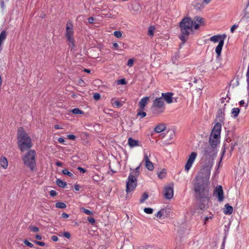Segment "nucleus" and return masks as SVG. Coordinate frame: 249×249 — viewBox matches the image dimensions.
<instances>
[{"label":"nucleus","instance_id":"1","mask_svg":"<svg viewBox=\"0 0 249 249\" xmlns=\"http://www.w3.org/2000/svg\"><path fill=\"white\" fill-rule=\"evenodd\" d=\"M212 152H213V150L210 147L205 151L204 158L206 161L198 173L194 183L195 191L200 197L206 196L208 194L211 170L213 165V159L211 157Z\"/></svg>","mask_w":249,"mask_h":249},{"label":"nucleus","instance_id":"2","mask_svg":"<svg viewBox=\"0 0 249 249\" xmlns=\"http://www.w3.org/2000/svg\"><path fill=\"white\" fill-rule=\"evenodd\" d=\"M204 24V21L202 17H185L179 23L181 32L179 39L183 43H185L190 34L197 30L199 26Z\"/></svg>","mask_w":249,"mask_h":249},{"label":"nucleus","instance_id":"3","mask_svg":"<svg viewBox=\"0 0 249 249\" xmlns=\"http://www.w3.org/2000/svg\"><path fill=\"white\" fill-rule=\"evenodd\" d=\"M18 145L20 150L23 152L33 146L32 140L24 129L20 127L18 131Z\"/></svg>","mask_w":249,"mask_h":249},{"label":"nucleus","instance_id":"4","mask_svg":"<svg viewBox=\"0 0 249 249\" xmlns=\"http://www.w3.org/2000/svg\"><path fill=\"white\" fill-rule=\"evenodd\" d=\"M221 130V125L220 123H216L211 132L210 139L209 142L212 147L213 149V147L218 145L220 142V137Z\"/></svg>","mask_w":249,"mask_h":249},{"label":"nucleus","instance_id":"5","mask_svg":"<svg viewBox=\"0 0 249 249\" xmlns=\"http://www.w3.org/2000/svg\"><path fill=\"white\" fill-rule=\"evenodd\" d=\"M65 36L68 46L71 49L74 48L75 46V40L74 37L73 25L70 21L67 23Z\"/></svg>","mask_w":249,"mask_h":249},{"label":"nucleus","instance_id":"6","mask_svg":"<svg viewBox=\"0 0 249 249\" xmlns=\"http://www.w3.org/2000/svg\"><path fill=\"white\" fill-rule=\"evenodd\" d=\"M36 155V151L34 150H30L22 157L24 164L29 167L32 171L35 169Z\"/></svg>","mask_w":249,"mask_h":249},{"label":"nucleus","instance_id":"7","mask_svg":"<svg viewBox=\"0 0 249 249\" xmlns=\"http://www.w3.org/2000/svg\"><path fill=\"white\" fill-rule=\"evenodd\" d=\"M153 108L155 114H159L163 112L165 110L163 99L161 97L155 99L153 102Z\"/></svg>","mask_w":249,"mask_h":249},{"label":"nucleus","instance_id":"8","mask_svg":"<svg viewBox=\"0 0 249 249\" xmlns=\"http://www.w3.org/2000/svg\"><path fill=\"white\" fill-rule=\"evenodd\" d=\"M137 178L129 175L126 181V192L127 194L132 192L137 186Z\"/></svg>","mask_w":249,"mask_h":249},{"label":"nucleus","instance_id":"9","mask_svg":"<svg viewBox=\"0 0 249 249\" xmlns=\"http://www.w3.org/2000/svg\"><path fill=\"white\" fill-rule=\"evenodd\" d=\"M197 153L195 152H192L188 156L187 162L185 165V170L188 172L191 168L194 161L197 157Z\"/></svg>","mask_w":249,"mask_h":249},{"label":"nucleus","instance_id":"10","mask_svg":"<svg viewBox=\"0 0 249 249\" xmlns=\"http://www.w3.org/2000/svg\"><path fill=\"white\" fill-rule=\"evenodd\" d=\"M164 196L165 198L170 199L174 196V189L173 184H169L164 187Z\"/></svg>","mask_w":249,"mask_h":249},{"label":"nucleus","instance_id":"11","mask_svg":"<svg viewBox=\"0 0 249 249\" xmlns=\"http://www.w3.org/2000/svg\"><path fill=\"white\" fill-rule=\"evenodd\" d=\"M213 195L218 199V200L221 202L224 199V193L222 187L221 185L217 186L213 192Z\"/></svg>","mask_w":249,"mask_h":249},{"label":"nucleus","instance_id":"12","mask_svg":"<svg viewBox=\"0 0 249 249\" xmlns=\"http://www.w3.org/2000/svg\"><path fill=\"white\" fill-rule=\"evenodd\" d=\"M143 161L145 162V166L146 168L149 171H152L154 168V165L153 163L150 160L149 157L147 153H144Z\"/></svg>","mask_w":249,"mask_h":249},{"label":"nucleus","instance_id":"13","mask_svg":"<svg viewBox=\"0 0 249 249\" xmlns=\"http://www.w3.org/2000/svg\"><path fill=\"white\" fill-rule=\"evenodd\" d=\"M226 37V36L225 34L223 35H218L216 36H212L210 38V40L212 42L216 43V42H220L221 40L224 41Z\"/></svg>","mask_w":249,"mask_h":249},{"label":"nucleus","instance_id":"14","mask_svg":"<svg viewBox=\"0 0 249 249\" xmlns=\"http://www.w3.org/2000/svg\"><path fill=\"white\" fill-rule=\"evenodd\" d=\"M162 97L168 104L173 103V93L171 92L162 93Z\"/></svg>","mask_w":249,"mask_h":249},{"label":"nucleus","instance_id":"15","mask_svg":"<svg viewBox=\"0 0 249 249\" xmlns=\"http://www.w3.org/2000/svg\"><path fill=\"white\" fill-rule=\"evenodd\" d=\"M149 100V97H144L142 98L139 103V106L140 108H145L146 105L148 104Z\"/></svg>","mask_w":249,"mask_h":249},{"label":"nucleus","instance_id":"16","mask_svg":"<svg viewBox=\"0 0 249 249\" xmlns=\"http://www.w3.org/2000/svg\"><path fill=\"white\" fill-rule=\"evenodd\" d=\"M127 142L129 146L131 148L139 146L140 145L139 141L132 138H128Z\"/></svg>","mask_w":249,"mask_h":249},{"label":"nucleus","instance_id":"17","mask_svg":"<svg viewBox=\"0 0 249 249\" xmlns=\"http://www.w3.org/2000/svg\"><path fill=\"white\" fill-rule=\"evenodd\" d=\"M223 212L225 214L230 215L232 213L233 208L229 204H226L223 209Z\"/></svg>","mask_w":249,"mask_h":249},{"label":"nucleus","instance_id":"18","mask_svg":"<svg viewBox=\"0 0 249 249\" xmlns=\"http://www.w3.org/2000/svg\"><path fill=\"white\" fill-rule=\"evenodd\" d=\"M0 165L4 169H6L8 165V162L7 159L3 156L0 157Z\"/></svg>","mask_w":249,"mask_h":249},{"label":"nucleus","instance_id":"19","mask_svg":"<svg viewBox=\"0 0 249 249\" xmlns=\"http://www.w3.org/2000/svg\"><path fill=\"white\" fill-rule=\"evenodd\" d=\"M224 41L221 40L220 42H219L218 45L215 48V51L217 55V57H219L221 55V51L224 45Z\"/></svg>","mask_w":249,"mask_h":249},{"label":"nucleus","instance_id":"20","mask_svg":"<svg viewBox=\"0 0 249 249\" xmlns=\"http://www.w3.org/2000/svg\"><path fill=\"white\" fill-rule=\"evenodd\" d=\"M6 36V32L5 31H2L0 34V52L2 50V44L5 40Z\"/></svg>","mask_w":249,"mask_h":249},{"label":"nucleus","instance_id":"21","mask_svg":"<svg viewBox=\"0 0 249 249\" xmlns=\"http://www.w3.org/2000/svg\"><path fill=\"white\" fill-rule=\"evenodd\" d=\"M166 129L165 125L163 124H160L156 126L154 129L156 133H160Z\"/></svg>","mask_w":249,"mask_h":249},{"label":"nucleus","instance_id":"22","mask_svg":"<svg viewBox=\"0 0 249 249\" xmlns=\"http://www.w3.org/2000/svg\"><path fill=\"white\" fill-rule=\"evenodd\" d=\"M140 166L141 164L135 169L132 170L131 169V172L130 173L129 175H132V176H134L135 178H137L139 175Z\"/></svg>","mask_w":249,"mask_h":249},{"label":"nucleus","instance_id":"23","mask_svg":"<svg viewBox=\"0 0 249 249\" xmlns=\"http://www.w3.org/2000/svg\"><path fill=\"white\" fill-rule=\"evenodd\" d=\"M111 103L112 106L116 107H120L122 106V104L118 100H116L115 98L111 99Z\"/></svg>","mask_w":249,"mask_h":249},{"label":"nucleus","instance_id":"24","mask_svg":"<svg viewBox=\"0 0 249 249\" xmlns=\"http://www.w3.org/2000/svg\"><path fill=\"white\" fill-rule=\"evenodd\" d=\"M145 108H139L138 110L137 116L140 117L141 118H143L146 115V112L144 111Z\"/></svg>","mask_w":249,"mask_h":249},{"label":"nucleus","instance_id":"25","mask_svg":"<svg viewBox=\"0 0 249 249\" xmlns=\"http://www.w3.org/2000/svg\"><path fill=\"white\" fill-rule=\"evenodd\" d=\"M56 184L57 185L62 188H65L67 186V183L65 181H63L59 179H57L56 180Z\"/></svg>","mask_w":249,"mask_h":249},{"label":"nucleus","instance_id":"26","mask_svg":"<svg viewBox=\"0 0 249 249\" xmlns=\"http://www.w3.org/2000/svg\"><path fill=\"white\" fill-rule=\"evenodd\" d=\"M156 28L154 26H150L148 30V35L150 36H153Z\"/></svg>","mask_w":249,"mask_h":249},{"label":"nucleus","instance_id":"27","mask_svg":"<svg viewBox=\"0 0 249 249\" xmlns=\"http://www.w3.org/2000/svg\"><path fill=\"white\" fill-rule=\"evenodd\" d=\"M239 112H240L239 108L236 107V108H233L232 109L231 113L234 117H236L238 116V115L239 114Z\"/></svg>","mask_w":249,"mask_h":249},{"label":"nucleus","instance_id":"28","mask_svg":"<svg viewBox=\"0 0 249 249\" xmlns=\"http://www.w3.org/2000/svg\"><path fill=\"white\" fill-rule=\"evenodd\" d=\"M204 204H200L199 205V208L200 209H203L205 208V206L207 205L208 202V199L207 197H204L202 200Z\"/></svg>","mask_w":249,"mask_h":249},{"label":"nucleus","instance_id":"29","mask_svg":"<svg viewBox=\"0 0 249 249\" xmlns=\"http://www.w3.org/2000/svg\"><path fill=\"white\" fill-rule=\"evenodd\" d=\"M55 207L58 208L64 209L66 208V205L63 202H57Z\"/></svg>","mask_w":249,"mask_h":249},{"label":"nucleus","instance_id":"30","mask_svg":"<svg viewBox=\"0 0 249 249\" xmlns=\"http://www.w3.org/2000/svg\"><path fill=\"white\" fill-rule=\"evenodd\" d=\"M166 175V170H162L158 174V177L160 179H162L165 177Z\"/></svg>","mask_w":249,"mask_h":249},{"label":"nucleus","instance_id":"31","mask_svg":"<svg viewBox=\"0 0 249 249\" xmlns=\"http://www.w3.org/2000/svg\"><path fill=\"white\" fill-rule=\"evenodd\" d=\"M148 197V194L146 193H143L140 200V203H143L144 202V201L147 199Z\"/></svg>","mask_w":249,"mask_h":249},{"label":"nucleus","instance_id":"32","mask_svg":"<svg viewBox=\"0 0 249 249\" xmlns=\"http://www.w3.org/2000/svg\"><path fill=\"white\" fill-rule=\"evenodd\" d=\"M72 112L75 114H82L83 112L82 110H80L78 108H75L72 110Z\"/></svg>","mask_w":249,"mask_h":249},{"label":"nucleus","instance_id":"33","mask_svg":"<svg viewBox=\"0 0 249 249\" xmlns=\"http://www.w3.org/2000/svg\"><path fill=\"white\" fill-rule=\"evenodd\" d=\"M62 173L64 175H67L69 177H72L73 176V174L71 173L70 172H69L67 169L63 170Z\"/></svg>","mask_w":249,"mask_h":249},{"label":"nucleus","instance_id":"34","mask_svg":"<svg viewBox=\"0 0 249 249\" xmlns=\"http://www.w3.org/2000/svg\"><path fill=\"white\" fill-rule=\"evenodd\" d=\"M117 85H125L126 84V81L124 79H121L116 81Z\"/></svg>","mask_w":249,"mask_h":249},{"label":"nucleus","instance_id":"35","mask_svg":"<svg viewBox=\"0 0 249 249\" xmlns=\"http://www.w3.org/2000/svg\"><path fill=\"white\" fill-rule=\"evenodd\" d=\"M81 210L83 211V212H84L87 215H91V214H92V213L90 211H89V210L88 209H85L84 208H83V207L81 208Z\"/></svg>","mask_w":249,"mask_h":249},{"label":"nucleus","instance_id":"36","mask_svg":"<svg viewBox=\"0 0 249 249\" xmlns=\"http://www.w3.org/2000/svg\"><path fill=\"white\" fill-rule=\"evenodd\" d=\"M144 212L147 214H151L153 212V210L150 208H145L144 209Z\"/></svg>","mask_w":249,"mask_h":249},{"label":"nucleus","instance_id":"37","mask_svg":"<svg viewBox=\"0 0 249 249\" xmlns=\"http://www.w3.org/2000/svg\"><path fill=\"white\" fill-rule=\"evenodd\" d=\"M29 228L32 231H33L34 232H37L39 231V229L37 227H35V226H30Z\"/></svg>","mask_w":249,"mask_h":249},{"label":"nucleus","instance_id":"38","mask_svg":"<svg viewBox=\"0 0 249 249\" xmlns=\"http://www.w3.org/2000/svg\"><path fill=\"white\" fill-rule=\"evenodd\" d=\"M240 22L243 23L249 22V17H243L241 19Z\"/></svg>","mask_w":249,"mask_h":249},{"label":"nucleus","instance_id":"39","mask_svg":"<svg viewBox=\"0 0 249 249\" xmlns=\"http://www.w3.org/2000/svg\"><path fill=\"white\" fill-rule=\"evenodd\" d=\"M163 210L161 211H159L156 214V216H157L158 218H161L163 215Z\"/></svg>","mask_w":249,"mask_h":249},{"label":"nucleus","instance_id":"40","mask_svg":"<svg viewBox=\"0 0 249 249\" xmlns=\"http://www.w3.org/2000/svg\"><path fill=\"white\" fill-rule=\"evenodd\" d=\"M23 243H24L25 245H26V246H27L30 248H33L34 247L33 244H32L31 243L29 242L27 240H24L23 241Z\"/></svg>","mask_w":249,"mask_h":249},{"label":"nucleus","instance_id":"41","mask_svg":"<svg viewBox=\"0 0 249 249\" xmlns=\"http://www.w3.org/2000/svg\"><path fill=\"white\" fill-rule=\"evenodd\" d=\"M134 63V60L133 59H129L127 61V66L131 67Z\"/></svg>","mask_w":249,"mask_h":249},{"label":"nucleus","instance_id":"42","mask_svg":"<svg viewBox=\"0 0 249 249\" xmlns=\"http://www.w3.org/2000/svg\"><path fill=\"white\" fill-rule=\"evenodd\" d=\"M114 35L117 37H120L122 36V33L120 31H115Z\"/></svg>","mask_w":249,"mask_h":249},{"label":"nucleus","instance_id":"43","mask_svg":"<svg viewBox=\"0 0 249 249\" xmlns=\"http://www.w3.org/2000/svg\"><path fill=\"white\" fill-rule=\"evenodd\" d=\"M93 98L95 100H98L100 98V95L98 93H95L93 94Z\"/></svg>","mask_w":249,"mask_h":249},{"label":"nucleus","instance_id":"44","mask_svg":"<svg viewBox=\"0 0 249 249\" xmlns=\"http://www.w3.org/2000/svg\"><path fill=\"white\" fill-rule=\"evenodd\" d=\"M67 138L71 140H75L76 139L75 136L73 134H69L67 135Z\"/></svg>","mask_w":249,"mask_h":249},{"label":"nucleus","instance_id":"45","mask_svg":"<svg viewBox=\"0 0 249 249\" xmlns=\"http://www.w3.org/2000/svg\"><path fill=\"white\" fill-rule=\"evenodd\" d=\"M215 63H217L218 64V65H216V66H213V70H217L219 67H220V64H219V61L218 60H216L215 61Z\"/></svg>","mask_w":249,"mask_h":249},{"label":"nucleus","instance_id":"46","mask_svg":"<svg viewBox=\"0 0 249 249\" xmlns=\"http://www.w3.org/2000/svg\"><path fill=\"white\" fill-rule=\"evenodd\" d=\"M213 218V215H210L209 216H206L204 218V224H206L207 222L209 220Z\"/></svg>","mask_w":249,"mask_h":249},{"label":"nucleus","instance_id":"47","mask_svg":"<svg viewBox=\"0 0 249 249\" xmlns=\"http://www.w3.org/2000/svg\"><path fill=\"white\" fill-rule=\"evenodd\" d=\"M63 235L64 237H65L66 238L69 239L71 237V234L69 232H65L64 233H63Z\"/></svg>","mask_w":249,"mask_h":249},{"label":"nucleus","instance_id":"48","mask_svg":"<svg viewBox=\"0 0 249 249\" xmlns=\"http://www.w3.org/2000/svg\"><path fill=\"white\" fill-rule=\"evenodd\" d=\"M88 220L90 223L92 224L94 223L95 222L94 218L92 217H88Z\"/></svg>","mask_w":249,"mask_h":249},{"label":"nucleus","instance_id":"49","mask_svg":"<svg viewBox=\"0 0 249 249\" xmlns=\"http://www.w3.org/2000/svg\"><path fill=\"white\" fill-rule=\"evenodd\" d=\"M238 27V25L234 24L231 28V32L233 33L234 30Z\"/></svg>","mask_w":249,"mask_h":249},{"label":"nucleus","instance_id":"50","mask_svg":"<svg viewBox=\"0 0 249 249\" xmlns=\"http://www.w3.org/2000/svg\"><path fill=\"white\" fill-rule=\"evenodd\" d=\"M88 22L90 23H93L94 21L95 20V19L93 17H90L89 18H88Z\"/></svg>","mask_w":249,"mask_h":249},{"label":"nucleus","instance_id":"51","mask_svg":"<svg viewBox=\"0 0 249 249\" xmlns=\"http://www.w3.org/2000/svg\"><path fill=\"white\" fill-rule=\"evenodd\" d=\"M35 243L37 245L40 246H44L45 245V243L42 242L36 241H35Z\"/></svg>","mask_w":249,"mask_h":249},{"label":"nucleus","instance_id":"52","mask_svg":"<svg viewBox=\"0 0 249 249\" xmlns=\"http://www.w3.org/2000/svg\"><path fill=\"white\" fill-rule=\"evenodd\" d=\"M50 194L51 196H55L57 194L56 192L54 190H51L50 192Z\"/></svg>","mask_w":249,"mask_h":249},{"label":"nucleus","instance_id":"53","mask_svg":"<svg viewBox=\"0 0 249 249\" xmlns=\"http://www.w3.org/2000/svg\"><path fill=\"white\" fill-rule=\"evenodd\" d=\"M62 217L65 219H67L69 217V215L66 213H63L61 214Z\"/></svg>","mask_w":249,"mask_h":249},{"label":"nucleus","instance_id":"54","mask_svg":"<svg viewBox=\"0 0 249 249\" xmlns=\"http://www.w3.org/2000/svg\"><path fill=\"white\" fill-rule=\"evenodd\" d=\"M246 11L247 12V14L249 15V0H248V3L246 8Z\"/></svg>","mask_w":249,"mask_h":249},{"label":"nucleus","instance_id":"55","mask_svg":"<svg viewBox=\"0 0 249 249\" xmlns=\"http://www.w3.org/2000/svg\"><path fill=\"white\" fill-rule=\"evenodd\" d=\"M51 239L52 240H53V241H55V242L57 241L58 240V237L55 235L52 236Z\"/></svg>","mask_w":249,"mask_h":249},{"label":"nucleus","instance_id":"56","mask_svg":"<svg viewBox=\"0 0 249 249\" xmlns=\"http://www.w3.org/2000/svg\"><path fill=\"white\" fill-rule=\"evenodd\" d=\"M77 169L81 172H82L83 173L86 172V170L82 167H78Z\"/></svg>","mask_w":249,"mask_h":249},{"label":"nucleus","instance_id":"57","mask_svg":"<svg viewBox=\"0 0 249 249\" xmlns=\"http://www.w3.org/2000/svg\"><path fill=\"white\" fill-rule=\"evenodd\" d=\"M58 142L60 143H63L65 142V140L63 138H59L58 139Z\"/></svg>","mask_w":249,"mask_h":249},{"label":"nucleus","instance_id":"58","mask_svg":"<svg viewBox=\"0 0 249 249\" xmlns=\"http://www.w3.org/2000/svg\"><path fill=\"white\" fill-rule=\"evenodd\" d=\"M74 188L75 191H78L80 189V187L78 184H76L74 186Z\"/></svg>","mask_w":249,"mask_h":249},{"label":"nucleus","instance_id":"59","mask_svg":"<svg viewBox=\"0 0 249 249\" xmlns=\"http://www.w3.org/2000/svg\"><path fill=\"white\" fill-rule=\"evenodd\" d=\"M113 46L114 48H115L116 50H118V47L119 45L117 43H114L113 44Z\"/></svg>","mask_w":249,"mask_h":249},{"label":"nucleus","instance_id":"60","mask_svg":"<svg viewBox=\"0 0 249 249\" xmlns=\"http://www.w3.org/2000/svg\"><path fill=\"white\" fill-rule=\"evenodd\" d=\"M54 127L55 129H62V127H61L60 125H58V124H55L54 126Z\"/></svg>","mask_w":249,"mask_h":249},{"label":"nucleus","instance_id":"61","mask_svg":"<svg viewBox=\"0 0 249 249\" xmlns=\"http://www.w3.org/2000/svg\"><path fill=\"white\" fill-rule=\"evenodd\" d=\"M55 164L58 166H62V163L60 161H57L55 163Z\"/></svg>","mask_w":249,"mask_h":249},{"label":"nucleus","instance_id":"62","mask_svg":"<svg viewBox=\"0 0 249 249\" xmlns=\"http://www.w3.org/2000/svg\"><path fill=\"white\" fill-rule=\"evenodd\" d=\"M245 104V102H244V100H241V101H240L239 102V105H240V106H244Z\"/></svg>","mask_w":249,"mask_h":249},{"label":"nucleus","instance_id":"63","mask_svg":"<svg viewBox=\"0 0 249 249\" xmlns=\"http://www.w3.org/2000/svg\"><path fill=\"white\" fill-rule=\"evenodd\" d=\"M246 76H247V82H248V81H249V71H247Z\"/></svg>","mask_w":249,"mask_h":249},{"label":"nucleus","instance_id":"64","mask_svg":"<svg viewBox=\"0 0 249 249\" xmlns=\"http://www.w3.org/2000/svg\"><path fill=\"white\" fill-rule=\"evenodd\" d=\"M247 90H248V96L249 97V81H248V82H247Z\"/></svg>","mask_w":249,"mask_h":249}]
</instances>
